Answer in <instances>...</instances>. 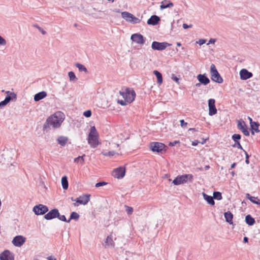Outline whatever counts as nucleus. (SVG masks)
I'll use <instances>...</instances> for the list:
<instances>
[{
  "label": "nucleus",
  "mask_w": 260,
  "mask_h": 260,
  "mask_svg": "<svg viewBox=\"0 0 260 260\" xmlns=\"http://www.w3.org/2000/svg\"><path fill=\"white\" fill-rule=\"evenodd\" d=\"M117 103L119 104L120 105L122 106H125L128 103L126 102V101L124 100H118Z\"/></svg>",
  "instance_id": "48"
},
{
  "label": "nucleus",
  "mask_w": 260,
  "mask_h": 260,
  "mask_svg": "<svg viewBox=\"0 0 260 260\" xmlns=\"http://www.w3.org/2000/svg\"><path fill=\"white\" fill-rule=\"evenodd\" d=\"M61 185L63 189L66 190L68 188L69 183L68 180V177L64 176L61 178Z\"/></svg>",
  "instance_id": "31"
},
{
  "label": "nucleus",
  "mask_w": 260,
  "mask_h": 260,
  "mask_svg": "<svg viewBox=\"0 0 260 260\" xmlns=\"http://www.w3.org/2000/svg\"><path fill=\"white\" fill-rule=\"evenodd\" d=\"M125 169L124 167H120L113 171L112 176L114 178L121 179L125 176Z\"/></svg>",
  "instance_id": "9"
},
{
  "label": "nucleus",
  "mask_w": 260,
  "mask_h": 260,
  "mask_svg": "<svg viewBox=\"0 0 260 260\" xmlns=\"http://www.w3.org/2000/svg\"><path fill=\"white\" fill-rule=\"evenodd\" d=\"M171 79L175 81L176 83H179V79L176 77L174 74L172 75Z\"/></svg>",
  "instance_id": "50"
},
{
  "label": "nucleus",
  "mask_w": 260,
  "mask_h": 260,
  "mask_svg": "<svg viewBox=\"0 0 260 260\" xmlns=\"http://www.w3.org/2000/svg\"><path fill=\"white\" fill-rule=\"evenodd\" d=\"M119 93L128 103H131L135 100L136 93L133 89L126 88L124 91H120Z\"/></svg>",
  "instance_id": "2"
},
{
  "label": "nucleus",
  "mask_w": 260,
  "mask_h": 260,
  "mask_svg": "<svg viewBox=\"0 0 260 260\" xmlns=\"http://www.w3.org/2000/svg\"><path fill=\"white\" fill-rule=\"evenodd\" d=\"M241 136L240 134H235L232 136V138L235 143L240 142V140L241 139Z\"/></svg>",
  "instance_id": "39"
},
{
  "label": "nucleus",
  "mask_w": 260,
  "mask_h": 260,
  "mask_svg": "<svg viewBox=\"0 0 260 260\" xmlns=\"http://www.w3.org/2000/svg\"><path fill=\"white\" fill-rule=\"evenodd\" d=\"M79 217L80 216H79V215L78 214V213H77L76 212H73L71 213V214L70 215V218L69 219H70V220L72 219H74L75 220H77L79 218Z\"/></svg>",
  "instance_id": "38"
},
{
  "label": "nucleus",
  "mask_w": 260,
  "mask_h": 260,
  "mask_svg": "<svg viewBox=\"0 0 260 260\" xmlns=\"http://www.w3.org/2000/svg\"><path fill=\"white\" fill-rule=\"evenodd\" d=\"M47 259L48 260H56V258L52 256H48L47 257Z\"/></svg>",
  "instance_id": "58"
},
{
  "label": "nucleus",
  "mask_w": 260,
  "mask_h": 260,
  "mask_svg": "<svg viewBox=\"0 0 260 260\" xmlns=\"http://www.w3.org/2000/svg\"><path fill=\"white\" fill-rule=\"evenodd\" d=\"M246 197L253 203L259 205L260 200L257 198V197L251 196L249 193H247L246 194Z\"/></svg>",
  "instance_id": "29"
},
{
  "label": "nucleus",
  "mask_w": 260,
  "mask_h": 260,
  "mask_svg": "<svg viewBox=\"0 0 260 260\" xmlns=\"http://www.w3.org/2000/svg\"><path fill=\"white\" fill-rule=\"evenodd\" d=\"M85 156V154H83L82 156H79L74 159V162L76 163L80 162L81 164H83L84 163V157Z\"/></svg>",
  "instance_id": "36"
},
{
  "label": "nucleus",
  "mask_w": 260,
  "mask_h": 260,
  "mask_svg": "<svg viewBox=\"0 0 260 260\" xmlns=\"http://www.w3.org/2000/svg\"><path fill=\"white\" fill-rule=\"evenodd\" d=\"M188 131L198 132V129L195 128H190L188 129Z\"/></svg>",
  "instance_id": "59"
},
{
  "label": "nucleus",
  "mask_w": 260,
  "mask_h": 260,
  "mask_svg": "<svg viewBox=\"0 0 260 260\" xmlns=\"http://www.w3.org/2000/svg\"><path fill=\"white\" fill-rule=\"evenodd\" d=\"M98 137L97 131L94 126H91L88 137Z\"/></svg>",
  "instance_id": "33"
},
{
  "label": "nucleus",
  "mask_w": 260,
  "mask_h": 260,
  "mask_svg": "<svg viewBox=\"0 0 260 260\" xmlns=\"http://www.w3.org/2000/svg\"><path fill=\"white\" fill-rule=\"evenodd\" d=\"M203 196L204 197V199L207 201V202L211 205H214L215 204V202L214 201L213 197L210 196H209L205 193H203Z\"/></svg>",
  "instance_id": "25"
},
{
  "label": "nucleus",
  "mask_w": 260,
  "mask_h": 260,
  "mask_svg": "<svg viewBox=\"0 0 260 260\" xmlns=\"http://www.w3.org/2000/svg\"><path fill=\"white\" fill-rule=\"evenodd\" d=\"M191 181L193 179V176L191 174H185L181 176H178L173 181V183L175 185H179L181 184L186 183L188 179Z\"/></svg>",
  "instance_id": "4"
},
{
  "label": "nucleus",
  "mask_w": 260,
  "mask_h": 260,
  "mask_svg": "<svg viewBox=\"0 0 260 260\" xmlns=\"http://www.w3.org/2000/svg\"><path fill=\"white\" fill-rule=\"evenodd\" d=\"M250 124L251 128V133L252 135H254V132L258 133L259 132L258 129L259 124L258 122H251Z\"/></svg>",
  "instance_id": "23"
},
{
  "label": "nucleus",
  "mask_w": 260,
  "mask_h": 260,
  "mask_svg": "<svg viewBox=\"0 0 260 260\" xmlns=\"http://www.w3.org/2000/svg\"><path fill=\"white\" fill-rule=\"evenodd\" d=\"M90 197V194H83L82 196H80L79 197H78L76 199H74L73 197H72L71 198V199L72 201H74V202L75 201L76 202V203H74V206H78V205L77 204V203H79L81 205H85L89 201Z\"/></svg>",
  "instance_id": "5"
},
{
  "label": "nucleus",
  "mask_w": 260,
  "mask_h": 260,
  "mask_svg": "<svg viewBox=\"0 0 260 260\" xmlns=\"http://www.w3.org/2000/svg\"><path fill=\"white\" fill-rule=\"evenodd\" d=\"M197 79L201 84L204 85L208 84L210 82L209 79L205 74H199L197 76Z\"/></svg>",
  "instance_id": "19"
},
{
  "label": "nucleus",
  "mask_w": 260,
  "mask_h": 260,
  "mask_svg": "<svg viewBox=\"0 0 260 260\" xmlns=\"http://www.w3.org/2000/svg\"><path fill=\"white\" fill-rule=\"evenodd\" d=\"M243 242L244 243H247L248 242V238L246 237H244L243 238Z\"/></svg>",
  "instance_id": "60"
},
{
  "label": "nucleus",
  "mask_w": 260,
  "mask_h": 260,
  "mask_svg": "<svg viewBox=\"0 0 260 260\" xmlns=\"http://www.w3.org/2000/svg\"><path fill=\"white\" fill-rule=\"evenodd\" d=\"M176 45L177 46L180 47L181 46V44L180 42H177Z\"/></svg>",
  "instance_id": "64"
},
{
  "label": "nucleus",
  "mask_w": 260,
  "mask_h": 260,
  "mask_svg": "<svg viewBox=\"0 0 260 260\" xmlns=\"http://www.w3.org/2000/svg\"><path fill=\"white\" fill-rule=\"evenodd\" d=\"M199 142L198 140H194L192 142V146H197L199 144Z\"/></svg>",
  "instance_id": "57"
},
{
  "label": "nucleus",
  "mask_w": 260,
  "mask_h": 260,
  "mask_svg": "<svg viewBox=\"0 0 260 260\" xmlns=\"http://www.w3.org/2000/svg\"><path fill=\"white\" fill-rule=\"evenodd\" d=\"M33 211L37 215H44L48 211V208L45 205L39 204L34 207Z\"/></svg>",
  "instance_id": "8"
},
{
  "label": "nucleus",
  "mask_w": 260,
  "mask_h": 260,
  "mask_svg": "<svg viewBox=\"0 0 260 260\" xmlns=\"http://www.w3.org/2000/svg\"><path fill=\"white\" fill-rule=\"evenodd\" d=\"M171 45L168 42H158L157 41H153L151 45L152 49L154 50L162 51L165 50L167 47Z\"/></svg>",
  "instance_id": "7"
},
{
  "label": "nucleus",
  "mask_w": 260,
  "mask_h": 260,
  "mask_svg": "<svg viewBox=\"0 0 260 260\" xmlns=\"http://www.w3.org/2000/svg\"><path fill=\"white\" fill-rule=\"evenodd\" d=\"M215 41H216V40L215 39H210L207 44L209 45V44H214Z\"/></svg>",
  "instance_id": "55"
},
{
  "label": "nucleus",
  "mask_w": 260,
  "mask_h": 260,
  "mask_svg": "<svg viewBox=\"0 0 260 260\" xmlns=\"http://www.w3.org/2000/svg\"><path fill=\"white\" fill-rule=\"evenodd\" d=\"M115 246V243L113 240V236L112 235V234H110V235H109L105 241V243L104 244V246L105 247V248H107V247H114Z\"/></svg>",
  "instance_id": "18"
},
{
  "label": "nucleus",
  "mask_w": 260,
  "mask_h": 260,
  "mask_svg": "<svg viewBox=\"0 0 260 260\" xmlns=\"http://www.w3.org/2000/svg\"><path fill=\"white\" fill-rule=\"evenodd\" d=\"M166 145L160 142H151L150 144V148L153 152H156L157 153H162V152L166 151Z\"/></svg>",
  "instance_id": "6"
},
{
  "label": "nucleus",
  "mask_w": 260,
  "mask_h": 260,
  "mask_svg": "<svg viewBox=\"0 0 260 260\" xmlns=\"http://www.w3.org/2000/svg\"><path fill=\"white\" fill-rule=\"evenodd\" d=\"M88 142L91 147H96L99 145L98 137H88Z\"/></svg>",
  "instance_id": "20"
},
{
  "label": "nucleus",
  "mask_w": 260,
  "mask_h": 260,
  "mask_svg": "<svg viewBox=\"0 0 260 260\" xmlns=\"http://www.w3.org/2000/svg\"><path fill=\"white\" fill-rule=\"evenodd\" d=\"M224 217L225 219V221L228 222L230 224H232L233 222V215L230 211H228L224 213Z\"/></svg>",
  "instance_id": "24"
},
{
  "label": "nucleus",
  "mask_w": 260,
  "mask_h": 260,
  "mask_svg": "<svg viewBox=\"0 0 260 260\" xmlns=\"http://www.w3.org/2000/svg\"><path fill=\"white\" fill-rule=\"evenodd\" d=\"M236 163H235V162H234V163H233V164H232L231 165V169H233V168H235V167L236 166Z\"/></svg>",
  "instance_id": "62"
},
{
  "label": "nucleus",
  "mask_w": 260,
  "mask_h": 260,
  "mask_svg": "<svg viewBox=\"0 0 260 260\" xmlns=\"http://www.w3.org/2000/svg\"><path fill=\"white\" fill-rule=\"evenodd\" d=\"M182 26H183V28L184 29H187V28H191V27H192V25H191V24L188 25V24H186V23H183V24Z\"/></svg>",
  "instance_id": "53"
},
{
  "label": "nucleus",
  "mask_w": 260,
  "mask_h": 260,
  "mask_svg": "<svg viewBox=\"0 0 260 260\" xmlns=\"http://www.w3.org/2000/svg\"><path fill=\"white\" fill-rule=\"evenodd\" d=\"M240 78L242 80H246L251 78L253 76V74L251 72H249L245 69H243L240 71Z\"/></svg>",
  "instance_id": "15"
},
{
  "label": "nucleus",
  "mask_w": 260,
  "mask_h": 260,
  "mask_svg": "<svg viewBox=\"0 0 260 260\" xmlns=\"http://www.w3.org/2000/svg\"><path fill=\"white\" fill-rule=\"evenodd\" d=\"M59 216V211L57 209L54 208L50 210L48 213L45 215L44 218L46 220H51L57 218Z\"/></svg>",
  "instance_id": "14"
},
{
  "label": "nucleus",
  "mask_w": 260,
  "mask_h": 260,
  "mask_svg": "<svg viewBox=\"0 0 260 260\" xmlns=\"http://www.w3.org/2000/svg\"><path fill=\"white\" fill-rule=\"evenodd\" d=\"M64 119V114L60 111H57L49 117L43 125V130L45 131L50 126L53 128H58L60 126Z\"/></svg>",
  "instance_id": "1"
},
{
  "label": "nucleus",
  "mask_w": 260,
  "mask_h": 260,
  "mask_svg": "<svg viewBox=\"0 0 260 260\" xmlns=\"http://www.w3.org/2000/svg\"><path fill=\"white\" fill-rule=\"evenodd\" d=\"M57 218H58L60 220L62 221L67 222L68 223L70 222V219L67 220L66 219V216L64 215H60L59 213V216Z\"/></svg>",
  "instance_id": "41"
},
{
  "label": "nucleus",
  "mask_w": 260,
  "mask_h": 260,
  "mask_svg": "<svg viewBox=\"0 0 260 260\" xmlns=\"http://www.w3.org/2000/svg\"><path fill=\"white\" fill-rule=\"evenodd\" d=\"M68 141V138L65 136H59L57 139V141L61 146H64Z\"/></svg>",
  "instance_id": "27"
},
{
  "label": "nucleus",
  "mask_w": 260,
  "mask_h": 260,
  "mask_svg": "<svg viewBox=\"0 0 260 260\" xmlns=\"http://www.w3.org/2000/svg\"><path fill=\"white\" fill-rule=\"evenodd\" d=\"M140 20L136 17L134 15L133 16V18L131 20L130 22L133 24H137L140 22Z\"/></svg>",
  "instance_id": "43"
},
{
  "label": "nucleus",
  "mask_w": 260,
  "mask_h": 260,
  "mask_svg": "<svg viewBox=\"0 0 260 260\" xmlns=\"http://www.w3.org/2000/svg\"><path fill=\"white\" fill-rule=\"evenodd\" d=\"M180 125L182 126V127H184L185 126L187 125V123L185 122L184 120L183 119H182L180 121Z\"/></svg>",
  "instance_id": "54"
},
{
  "label": "nucleus",
  "mask_w": 260,
  "mask_h": 260,
  "mask_svg": "<svg viewBox=\"0 0 260 260\" xmlns=\"http://www.w3.org/2000/svg\"><path fill=\"white\" fill-rule=\"evenodd\" d=\"M206 42V40L205 39H200L197 43L199 44L200 45H202L205 44Z\"/></svg>",
  "instance_id": "51"
},
{
  "label": "nucleus",
  "mask_w": 260,
  "mask_h": 260,
  "mask_svg": "<svg viewBox=\"0 0 260 260\" xmlns=\"http://www.w3.org/2000/svg\"><path fill=\"white\" fill-rule=\"evenodd\" d=\"M215 103V101L213 99H210L208 100L209 115L210 116H213L217 113Z\"/></svg>",
  "instance_id": "13"
},
{
  "label": "nucleus",
  "mask_w": 260,
  "mask_h": 260,
  "mask_svg": "<svg viewBox=\"0 0 260 260\" xmlns=\"http://www.w3.org/2000/svg\"><path fill=\"white\" fill-rule=\"evenodd\" d=\"M245 162H246L247 164H249V158H246Z\"/></svg>",
  "instance_id": "63"
},
{
  "label": "nucleus",
  "mask_w": 260,
  "mask_h": 260,
  "mask_svg": "<svg viewBox=\"0 0 260 260\" xmlns=\"http://www.w3.org/2000/svg\"><path fill=\"white\" fill-rule=\"evenodd\" d=\"M213 199L217 200H221L222 199V195L221 192L219 191H214L213 192Z\"/></svg>",
  "instance_id": "37"
},
{
  "label": "nucleus",
  "mask_w": 260,
  "mask_h": 260,
  "mask_svg": "<svg viewBox=\"0 0 260 260\" xmlns=\"http://www.w3.org/2000/svg\"><path fill=\"white\" fill-rule=\"evenodd\" d=\"M8 99H5L4 101H2L0 102V107H3L6 106L9 102H8Z\"/></svg>",
  "instance_id": "44"
},
{
  "label": "nucleus",
  "mask_w": 260,
  "mask_h": 260,
  "mask_svg": "<svg viewBox=\"0 0 260 260\" xmlns=\"http://www.w3.org/2000/svg\"><path fill=\"white\" fill-rule=\"evenodd\" d=\"M107 184V183L106 182H104V181L99 182L96 183L95 187H99L104 186L105 185H106Z\"/></svg>",
  "instance_id": "47"
},
{
  "label": "nucleus",
  "mask_w": 260,
  "mask_h": 260,
  "mask_svg": "<svg viewBox=\"0 0 260 260\" xmlns=\"http://www.w3.org/2000/svg\"><path fill=\"white\" fill-rule=\"evenodd\" d=\"M238 128L246 136H249V132L248 131L247 126L244 121H238L237 124Z\"/></svg>",
  "instance_id": "16"
},
{
  "label": "nucleus",
  "mask_w": 260,
  "mask_h": 260,
  "mask_svg": "<svg viewBox=\"0 0 260 260\" xmlns=\"http://www.w3.org/2000/svg\"><path fill=\"white\" fill-rule=\"evenodd\" d=\"M76 67L78 69V70L80 72H84L85 73H87L88 71L87 69L86 68V67L79 63H76L75 64Z\"/></svg>",
  "instance_id": "34"
},
{
  "label": "nucleus",
  "mask_w": 260,
  "mask_h": 260,
  "mask_svg": "<svg viewBox=\"0 0 260 260\" xmlns=\"http://www.w3.org/2000/svg\"><path fill=\"white\" fill-rule=\"evenodd\" d=\"M246 223L249 225H252L255 223V219L250 215H247L245 217Z\"/></svg>",
  "instance_id": "30"
},
{
  "label": "nucleus",
  "mask_w": 260,
  "mask_h": 260,
  "mask_svg": "<svg viewBox=\"0 0 260 260\" xmlns=\"http://www.w3.org/2000/svg\"><path fill=\"white\" fill-rule=\"evenodd\" d=\"M160 18L155 15H152L149 19L147 20V24L148 25H156L160 21Z\"/></svg>",
  "instance_id": "17"
},
{
  "label": "nucleus",
  "mask_w": 260,
  "mask_h": 260,
  "mask_svg": "<svg viewBox=\"0 0 260 260\" xmlns=\"http://www.w3.org/2000/svg\"><path fill=\"white\" fill-rule=\"evenodd\" d=\"M7 96L5 99H8V102H10L11 100H16L17 95L14 92H12L10 91L6 92Z\"/></svg>",
  "instance_id": "28"
},
{
  "label": "nucleus",
  "mask_w": 260,
  "mask_h": 260,
  "mask_svg": "<svg viewBox=\"0 0 260 260\" xmlns=\"http://www.w3.org/2000/svg\"><path fill=\"white\" fill-rule=\"evenodd\" d=\"M131 39L132 41L140 45H143L145 42V39L143 35L138 33L133 34L131 36Z\"/></svg>",
  "instance_id": "11"
},
{
  "label": "nucleus",
  "mask_w": 260,
  "mask_h": 260,
  "mask_svg": "<svg viewBox=\"0 0 260 260\" xmlns=\"http://www.w3.org/2000/svg\"><path fill=\"white\" fill-rule=\"evenodd\" d=\"M243 151L244 152V153L245 154L246 158H249L250 156L248 155L247 152L245 150H243Z\"/></svg>",
  "instance_id": "61"
},
{
  "label": "nucleus",
  "mask_w": 260,
  "mask_h": 260,
  "mask_svg": "<svg viewBox=\"0 0 260 260\" xmlns=\"http://www.w3.org/2000/svg\"><path fill=\"white\" fill-rule=\"evenodd\" d=\"M7 42L4 38H3L1 36H0V45H5Z\"/></svg>",
  "instance_id": "49"
},
{
  "label": "nucleus",
  "mask_w": 260,
  "mask_h": 260,
  "mask_svg": "<svg viewBox=\"0 0 260 260\" xmlns=\"http://www.w3.org/2000/svg\"><path fill=\"white\" fill-rule=\"evenodd\" d=\"M133 15L132 14L126 11L121 13L122 18L129 22H130L131 20L133 18Z\"/></svg>",
  "instance_id": "26"
},
{
  "label": "nucleus",
  "mask_w": 260,
  "mask_h": 260,
  "mask_svg": "<svg viewBox=\"0 0 260 260\" xmlns=\"http://www.w3.org/2000/svg\"><path fill=\"white\" fill-rule=\"evenodd\" d=\"M180 141H174L173 142H171L169 143V145L170 146H174L177 144H179Z\"/></svg>",
  "instance_id": "52"
},
{
  "label": "nucleus",
  "mask_w": 260,
  "mask_h": 260,
  "mask_svg": "<svg viewBox=\"0 0 260 260\" xmlns=\"http://www.w3.org/2000/svg\"><path fill=\"white\" fill-rule=\"evenodd\" d=\"M233 147H237L238 149H240L241 150H242L243 151V147H242L241 145L240 144V142H238L236 143H235V144L233 145Z\"/></svg>",
  "instance_id": "45"
},
{
  "label": "nucleus",
  "mask_w": 260,
  "mask_h": 260,
  "mask_svg": "<svg viewBox=\"0 0 260 260\" xmlns=\"http://www.w3.org/2000/svg\"><path fill=\"white\" fill-rule=\"evenodd\" d=\"M68 76L71 81L76 82L78 80V78L76 77L75 73L73 71L69 72L68 73Z\"/></svg>",
  "instance_id": "35"
},
{
  "label": "nucleus",
  "mask_w": 260,
  "mask_h": 260,
  "mask_svg": "<svg viewBox=\"0 0 260 260\" xmlns=\"http://www.w3.org/2000/svg\"><path fill=\"white\" fill-rule=\"evenodd\" d=\"M26 241V238L21 235L14 237L12 243L16 247H21Z\"/></svg>",
  "instance_id": "10"
},
{
  "label": "nucleus",
  "mask_w": 260,
  "mask_h": 260,
  "mask_svg": "<svg viewBox=\"0 0 260 260\" xmlns=\"http://www.w3.org/2000/svg\"><path fill=\"white\" fill-rule=\"evenodd\" d=\"M102 154L104 156L111 157L114 155L116 152L114 151H110L107 152L103 151L102 152Z\"/></svg>",
  "instance_id": "40"
},
{
  "label": "nucleus",
  "mask_w": 260,
  "mask_h": 260,
  "mask_svg": "<svg viewBox=\"0 0 260 260\" xmlns=\"http://www.w3.org/2000/svg\"><path fill=\"white\" fill-rule=\"evenodd\" d=\"M83 115L86 117H90L91 115V111L89 110H87L83 113Z\"/></svg>",
  "instance_id": "46"
},
{
  "label": "nucleus",
  "mask_w": 260,
  "mask_h": 260,
  "mask_svg": "<svg viewBox=\"0 0 260 260\" xmlns=\"http://www.w3.org/2000/svg\"><path fill=\"white\" fill-rule=\"evenodd\" d=\"M0 260H14V254L9 250H5L0 253Z\"/></svg>",
  "instance_id": "12"
},
{
  "label": "nucleus",
  "mask_w": 260,
  "mask_h": 260,
  "mask_svg": "<svg viewBox=\"0 0 260 260\" xmlns=\"http://www.w3.org/2000/svg\"><path fill=\"white\" fill-rule=\"evenodd\" d=\"M38 29L41 32V33L43 34V35H45L46 34V31H45L43 29H42L41 27H38Z\"/></svg>",
  "instance_id": "56"
},
{
  "label": "nucleus",
  "mask_w": 260,
  "mask_h": 260,
  "mask_svg": "<svg viewBox=\"0 0 260 260\" xmlns=\"http://www.w3.org/2000/svg\"><path fill=\"white\" fill-rule=\"evenodd\" d=\"M125 208L127 214L131 215L133 213V208L132 207L125 205Z\"/></svg>",
  "instance_id": "42"
},
{
  "label": "nucleus",
  "mask_w": 260,
  "mask_h": 260,
  "mask_svg": "<svg viewBox=\"0 0 260 260\" xmlns=\"http://www.w3.org/2000/svg\"><path fill=\"white\" fill-rule=\"evenodd\" d=\"M210 73L212 81L218 83H222L223 82V79L214 64H212L210 66Z\"/></svg>",
  "instance_id": "3"
},
{
  "label": "nucleus",
  "mask_w": 260,
  "mask_h": 260,
  "mask_svg": "<svg viewBox=\"0 0 260 260\" xmlns=\"http://www.w3.org/2000/svg\"><path fill=\"white\" fill-rule=\"evenodd\" d=\"M47 94L46 92H45L44 91L39 92L36 93L34 95V101L35 102H38V101L43 99L44 98H45L47 96Z\"/></svg>",
  "instance_id": "22"
},
{
  "label": "nucleus",
  "mask_w": 260,
  "mask_h": 260,
  "mask_svg": "<svg viewBox=\"0 0 260 260\" xmlns=\"http://www.w3.org/2000/svg\"><path fill=\"white\" fill-rule=\"evenodd\" d=\"M153 74L155 75L157 78V83L159 84H161L162 83V77L161 74L156 70H154L153 71Z\"/></svg>",
  "instance_id": "32"
},
{
  "label": "nucleus",
  "mask_w": 260,
  "mask_h": 260,
  "mask_svg": "<svg viewBox=\"0 0 260 260\" xmlns=\"http://www.w3.org/2000/svg\"><path fill=\"white\" fill-rule=\"evenodd\" d=\"M174 6V4L169 0H164L161 3L160 9L162 10L167 8H171Z\"/></svg>",
  "instance_id": "21"
}]
</instances>
